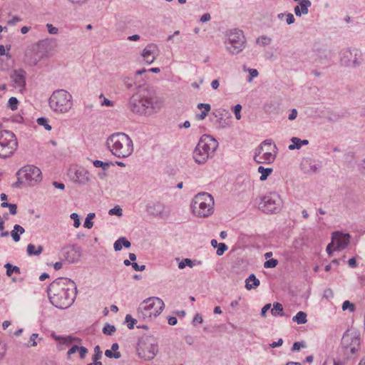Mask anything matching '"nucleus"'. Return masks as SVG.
Returning <instances> with one entry per match:
<instances>
[{
  "instance_id": "obj_1",
  "label": "nucleus",
  "mask_w": 365,
  "mask_h": 365,
  "mask_svg": "<svg viewBox=\"0 0 365 365\" xmlns=\"http://www.w3.org/2000/svg\"><path fill=\"white\" fill-rule=\"evenodd\" d=\"M163 103V98L153 88L139 86L130 98L128 108L134 114L150 116L158 113Z\"/></svg>"
},
{
  "instance_id": "obj_2",
  "label": "nucleus",
  "mask_w": 365,
  "mask_h": 365,
  "mask_svg": "<svg viewBox=\"0 0 365 365\" xmlns=\"http://www.w3.org/2000/svg\"><path fill=\"white\" fill-rule=\"evenodd\" d=\"M76 295V284L68 278H58L48 288L50 302L58 309L69 307L73 303Z\"/></svg>"
},
{
  "instance_id": "obj_3",
  "label": "nucleus",
  "mask_w": 365,
  "mask_h": 365,
  "mask_svg": "<svg viewBox=\"0 0 365 365\" xmlns=\"http://www.w3.org/2000/svg\"><path fill=\"white\" fill-rule=\"evenodd\" d=\"M106 147L113 155L119 158H125L133 152L132 139L124 133H115L106 140Z\"/></svg>"
},
{
  "instance_id": "obj_4",
  "label": "nucleus",
  "mask_w": 365,
  "mask_h": 365,
  "mask_svg": "<svg viewBox=\"0 0 365 365\" xmlns=\"http://www.w3.org/2000/svg\"><path fill=\"white\" fill-rule=\"evenodd\" d=\"M218 147L217 141L210 135H202L193 151V158L197 164H204L212 158Z\"/></svg>"
},
{
  "instance_id": "obj_5",
  "label": "nucleus",
  "mask_w": 365,
  "mask_h": 365,
  "mask_svg": "<svg viewBox=\"0 0 365 365\" xmlns=\"http://www.w3.org/2000/svg\"><path fill=\"white\" fill-rule=\"evenodd\" d=\"M214 205V198L210 194L200 192L197 194L192 199L191 210L194 215L205 218L212 215Z\"/></svg>"
},
{
  "instance_id": "obj_6",
  "label": "nucleus",
  "mask_w": 365,
  "mask_h": 365,
  "mask_svg": "<svg viewBox=\"0 0 365 365\" xmlns=\"http://www.w3.org/2000/svg\"><path fill=\"white\" fill-rule=\"evenodd\" d=\"M49 106L55 113H66L73 106V97L64 89L56 90L49 98Z\"/></svg>"
},
{
  "instance_id": "obj_7",
  "label": "nucleus",
  "mask_w": 365,
  "mask_h": 365,
  "mask_svg": "<svg viewBox=\"0 0 365 365\" xmlns=\"http://www.w3.org/2000/svg\"><path fill=\"white\" fill-rule=\"evenodd\" d=\"M165 307L163 301L158 297H150L145 299L138 309V317L146 320L153 317H156L163 311Z\"/></svg>"
},
{
  "instance_id": "obj_8",
  "label": "nucleus",
  "mask_w": 365,
  "mask_h": 365,
  "mask_svg": "<svg viewBox=\"0 0 365 365\" xmlns=\"http://www.w3.org/2000/svg\"><path fill=\"white\" fill-rule=\"evenodd\" d=\"M246 39L242 30L235 29L226 33V50L232 55L240 53L245 48Z\"/></svg>"
},
{
  "instance_id": "obj_9",
  "label": "nucleus",
  "mask_w": 365,
  "mask_h": 365,
  "mask_svg": "<svg viewBox=\"0 0 365 365\" xmlns=\"http://www.w3.org/2000/svg\"><path fill=\"white\" fill-rule=\"evenodd\" d=\"M48 45V39H44L38 43L31 45L25 51L24 62L31 66H36L41 59L46 56V48Z\"/></svg>"
},
{
  "instance_id": "obj_10",
  "label": "nucleus",
  "mask_w": 365,
  "mask_h": 365,
  "mask_svg": "<svg viewBox=\"0 0 365 365\" xmlns=\"http://www.w3.org/2000/svg\"><path fill=\"white\" fill-rule=\"evenodd\" d=\"M158 352L157 339L150 335L143 336L138 344V353L139 356L145 360H151Z\"/></svg>"
},
{
  "instance_id": "obj_11",
  "label": "nucleus",
  "mask_w": 365,
  "mask_h": 365,
  "mask_svg": "<svg viewBox=\"0 0 365 365\" xmlns=\"http://www.w3.org/2000/svg\"><path fill=\"white\" fill-rule=\"evenodd\" d=\"M275 145L270 140H264L255 150L254 160L259 164L272 163L276 158Z\"/></svg>"
},
{
  "instance_id": "obj_12",
  "label": "nucleus",
  "mask_w": 365,
  "mask_h": 365,
  "mask_svg": "<svg viewBox=\"0 0 365 365\" xmlns=\"http://www.w3.org/2000/svg\"><path fill=\"white\" fill-rule=\"evenodd\" d=\"M17 148V140L10 130L0 131V158L10 157Z\"/></svg>"
},
{
  "instance_id": "obj_13",
  "label": "nucleus",
  "mask_w": 365,
  "mask_h": 365,
  "mask_svg": "<svg viewBox=\"0 0 365 365\" xmlns=\"http://www.w3.org/2000/svg\"><path fill=\"white\" fill-rule=\"evenodd\" d=\"M282 206V200L277 192H270L261 198L259 209L266 213L278 212Z\"/></svg>"
},
{
  "instance_id": "obj_14",
  "label": "nucleus",
  "mask_w": 365,
  "mask_h": 365,
  "mask_svg": "<svg viewBox=\"0 0 365 365\" xmlns=\"http://www.w3.org/2000/svg\"><path fill=\"white\" fill-rule=\"evenodd\" d=\"M18 180L28 185H34L42 179L41 170L34 165H26L21 168L18 173Z\"/></svg>"
},
{
  "instance_id": "obj_15",
  "label": "nucleus",
  "mask_w": 365,
  "mask_h": 365,
  "mask_svg": "<svg viewBox=\"0 0 365 365\" xmlns=\"http://www.w3.org/2000/svg\"><path fill=\"white\" fill-rule=\"evenodd\" d=\"M362 56L361 51L354 48L344 53L343 61L346 66L356 68L362 63Z\"/></svg>"
},
{
  "instance_id": "obj_16",
  "label": "nucleus",
  "mask_w": 365,
  "mask_h": 365,
  "mask_svg": "<svg viewBox=\"0 0 365 365\" xmlns=\"http://www.w3.org/2000/svg\"><path fill=\"white\" fill-rule=\"evenodd\" d=\"M81 252L80 247L71 245L63 248V256L68 263H76L81 259Z\"/></svg>"
},
{
  "instance_id": "obj_17",
  "label": "nucleus",
  "mask_w": 365,
  "mask_h": 365,
  "mask_svg": "<svg viewBox=\"0 0 365 365\" xmlns=\"http://www.w3.org/2000/svg\"><path fill=\"white\" fill-rule=\"evenodd\" d=\"M342 344L345 349H350L351 354H356L360 347V339L356 334H345L342 337Z\"/></svg>"
},
{
  "instance_id": "obj_18",
  "label": "nucleus",
  "mask_w": 365,
  "mask_h": 365,
  "mask_svg": "<svg viewBox=\"0 0 365 365\" xmlns=\"http://www.w3.org/2000/svg\"><path fill=\"white\" fill-rule=\"evenodd\" d=\"M147 212L155 217H167L170 212L166 209L165 205L160 202H153L146 205Z\"/></svg>"
},
{
  "instance_id": "obj_19",
  "label": "nucleus",
  "mask_w": 365,
  "mask_h": 365,
  "mask_svg": "<svg viewBox=\"0 0 365 365\" xmlns=\"http://www.w3.org/2000/svg\"><path fill=\"white\" fill-rule=\"evenodd\" d=\"M350 235L336 232L333 234L331 241L334 244V250L337 251L345 249L349 243Z\"/></svg>"
},
{
  "instance_id": "obj_20",
  "label": "nucleus",
  "mask_w": 365,
  "mask_h": 365,
  "mask_svg": "<svg viewBox=\"0 0 365 365\" xmlns=\"http://www.w3.org/2000/svg\"><path fill=\"white\" fill-rule=\"evenodd\" d=\"M158 54V47L154 43L147 45L142 52L143 60L148 64L152 63L156 59Z\"/></svg>"
},
{
  "instance_id": "obj_21",
  "label": "nucleus",
  "mask_w": 365,
  "mask_h": 365,
  "mask_svg": "<svg viewBox=\"0 0 365 365\" xmlns=\"http://www.w3.org/2000/svg\"><path fill=\"white\" fill-rule=\"evenodd\" d=\"M300 167L301 170L306 174L316 173L319 168L315 160L309 158H304L300 164Z\"/></svg>"
},
{
  "instance_id": "obj_22",
  "label": "nucleus",
  "mask_w": 365,
  "mask_h": 365,
  "mask_svg": "<svg viewBox=\"0 0 365 365\" xmlns=\"http://www.w3.org/2000/svg\"><path fill=\"white\" fill-rule=\"evenodd\" d=\"M72 179L74 182L85 184L89 181V173L83 168L75 169L71 171Z\"/></svg>"
},
{
  "instance_id": "obj_23",
  "label": "nucleus",
  "mask_w": 365,
  "mask_h": 365,
  "mask_svg": "<svg viewBox=\"0 0 365 365\" xmlns=\"http://www.w3.org/2000/svg\"><path fill=\"white\" fill-rule=\"evenodd\" d=\"M11 78L15 84L21 88L26 86V72L23 69L14 70L11 74Z\"/></svg>"
},
{
  "instance_id": "obj_24",
  "label": "nucleus",
  "mask_w": 365,
  "mask_h": 365,
  "mask_svg": "<svg viewBox=\"0 0 365 365\" xmlns=\"http://www.w3.org/2000/svg\"><path fill=\"white\" fill-rule=\"evenodd\" d=\"M260 284L259 280L256 277L254 274H251L245 279V288L247 290L255 289Z\"/></svg>"
},
{
  "instance_id": "obj_25",
  "label": "nucleus",
  "mask_w": 365,
  "mask_h": 365,
  "mask_svg": "<svg viewBox=\"0 0 365 365\" xmlns=\"http://www.w3.org/2000/svg\"><path fill=\"white\" fill-rule=\"evenodd\" d=\"M291 142L292 144L289 145V149L291 150H295V149H300L302 145H307L309 144L308 140H301L299 138L293 137L291 138Z\"/></svg>"
},
{
  "instance_id": "obj_26",
  "label": "nucleus",
  "mask_w": 365,
  "mask_h": 365,
  "mask_svg": "<svg viewBox=\"0 0 365 365\" xmlns=\"http://www.w3.org/2000/svg\"><path fill=\"white\" fill-rule=\"evenodd\" d=\"M197 108L200 110L203 109V110L200 113L196 115V118L197 120H203L207 116L208 112L210 111L211 106L208 103H199L197 105Z\"/></svg>"
},
{
  "instance_id": "obj_27",
  "label": "nucleus",
  "mask_w": 365,
  "mask_h": 365,
  "mask_svg": "<svg viewBox=\"0 0 365 365\" xmlns=\"http://www.w3.org/2000/svg\"><path fill=\"white\" fill-rule=\"evenodd\" d=\"M43 252V247L41 245L35 246L33 244H29L26 247V252L29 256L36 255L38 256Z\"/></svg>"
},
{
  "instance_id": "obj_28",
  "label": "nucleus",
  "mask_w": 365,
  "mask_h": 365,
  "mask_svg": "<svg viewBox=\"0 0 365 365\" xmlns=\"http://www.w3.org/2000/svg\"><path fill=\"white\" fill-rule=\"evenodd\" d=\"M130 245V242L125 237H120L114 242L113 247L115 251H120L123 246L129 248Z\"/></svg>"
},
{
  "instance_id": "obj_29",
  "label": "nucleus",
  "mask_w": 365,
  "mask_h": 365,
  "mask_svg": "<svg viewBox=\"0 0 365 365\" xmlns=\"http://www.w3.org/2000/svg\"><path fill=\"white\" fill-rule=\"evenodd\" d=\"M201 261L192 260L189 258H185L178 263V268L183 269L186 266L192 268L197 264H201Z\"/></svg>"
},
{
  "instance_id": "obj_30",
  "label": "nucleus",
  "mask_w": 365,
  "mask_h": 365,
  "mask_svg": "<svg viewBox=\"0 0 365 365\" xmlns=\"http://www.w3.org/2000/svg\"><path fill=\"white\" fill-rule=\"evenodd\" d=\"M258 172L261 174L259 180L261 181H264L267 179L268 176L272 173L273 170L270 168H264L263 166H259L258 168Z\"/></svg>"
},
{
  "instance_id": "obj_31",
  "label": "nucleus",
  "mask_w": 365,
  "mask_h": 365,
  "mask_svg": "<svg viewBox=\"0 0 365 365\" xmlns=\"http://www.w3.org/2000/svg\"><path fill=\"white\" fill-rule=\"evenodd\" d=\"M298 6H299L301 13L307 15L309 13V8L312 6V2L309 0H301Z\"/></svg>"
},
{
  "instance_id": "obj_32",
  "label": "nucleus",
  "mask_w": 365,
  "mask_h": 365,
  "mask_svg": "<svg viewBox=\"0 0 365 365\" xmlns=\"http://www.w3.org/2000/svg\"><path fill=\"white\" fill-rule=\"evenodd\" d=\"M4 267L6 269V275L11 277L14 273L17 274H20L21 271L20 268L17 266L12 265L10 263H6L4 265Z\"/></svg>"
},
{
  "instance_id": "obj_33",
  "label": "nucleus",
  "mask_w": 365,
  "mask_h": 365,
  "mask_svg": "<svg viewBox=\"0 0 365 365\" xmlns=\"http://www.w3.org/2000/svg\"><path fill=\"white\" fill-rule=\"evenodd\" d=\"M292 320L299 324H305L307 322V314L300 311L292 318Z\"/></svg>"
},
{
  "instance_id": "obj_34",
  "label": "nucleus",
  "mask_w": 365,
  "mask_h": 365,
  "mask_svg": "<svg viewBox=\"0 0 365 365\" xmlns=\"http://www.w3.org/2000/svg\"><path fill=\"white\" fill-rule=\"evenodd\" d=\"M271 314L273 316H283V307L279 302H274L273 304V308L271 309Z\"/></svg>"
},
{
  "instance_id": "obj_35",
  "label": "nucleus",
  "mask_w": 365,
  "mask_h": 365,
  "mask_svg": "<svg viewBox=\"0 0 365 365\" xmlns=\"http://www.w3.org/2000/svg\"><path fill=\"white\" fill-rule=\"evenodd\" d=\"M96 215L95 213L90 212L87 215L86 218L84 222V227L91 229L93 226V219L95 217Z\"/></svg>"
},
{
  "instance_id": "obj_36",
  "label": "nucleus",
  "mask_w": 365,
  "mask_h": 365,
  "mask_svg": "<svg viewBox=\"0 0 365 365\" xmlns=\"http://www.w3.org/2000/svg\"><path fill=\"white\" fill-rule=\"evenodd\" d=\"M115 327L110 324H106L103 328V333L106 335H112L115 331Z\"/></svg>"
},
{
  "instance_id": "obj_37",
  "label": "nucleus",
  "mask_w": 365,
  "mask_h": 365,
  "mask_svg": "<svg viewBox=\"0 0 365 365\" xmlns=\"http://www.w3.org/2000/svg\"><path fill=\"white\" fill-rule=\"evenodd\" d=\"M39 125L43 126L46 130H51V126L48 124V120L46 118H39L37 119Z\"/></svg>"
},
{
  "instance_id": "obj_38",
  "label": "nucleus",
  "mask_w": 365,
  "mask_h": 365,
  "mask_svg": "<svg viewBox=\"0 0 365 365\" xmlns=\"http://www.w3.org/2000/svg\"><path fill=\"white\" fill-rule=\"evenodd\" d=\"M110 163L103 162V161H101L98 160L93 161V165L96 168H102L103 170H106L108 169V168L110 167Z\"/></svg>"
},
{
  "instance_id": "obj_39",
  "label": "nucleus",
  "mask_w": 365,
  "mask_h": 365,
  "mask_svg": "<svg viewBox=\"0 0 365 365\" xmlns=\"http://www.w3.org/2000/svg\"><path fill=\"white\" fill-rule=\"evenodd\" d=\"M244 70L245 71H248L249 73H250V76H249V77L247 79V81L249 83H251L252 81V79L254 78H256L258 76V74H259L257 70L255 69V68H244Z\"/></svg>"
},
{
  "instance_id": "obj_40",
  "label": "nucleus",
  "mask_w": 365,
  "mask_h": 365,
  "mask_svg": "<svg viewBox=\"0 0 365 365\" xmlns=\"http://www.w3.org/2000/svg\"><path fill=\"white\" fill-rule=\"evenodd\" d=\"M272 41V39L269 37L262 36L257 39V43L261 46H267Z\"/></svg>"
},
{
  "instance_id": "obj_41",
  "label": "nucleus",
  "mask_w": 365,
  "mask_h": 365,
  "mask_svg": "<svg viewBox=\"0 0 365 365\" xmlns=\"http://www.w3.org/2000/svg\"><path fill=\"white\" fill-rule=\"evenodd\" d=\"M52 336L54 338V339L57 341H61L63 344H71L73 341L74 339L71 336H67V337H61L56 336L54 334H52Z\"/></svg>"
},
{
  "instance_id": "obj_42",
  "label": "nucleus",
  "mask_w": 365,
  "mask_h": 365,
  "mask_svg": "<svg viewBox=\"0 0 365 365\" xmlns=\"http://www.w3.org/2000/svg\"><path fill=\"white\" fill-rule=\"evenodd\" d=\"M125 322H127V327L129 329H133L134 325L137 323V320L133 319L130 314L126 315Z\"/></svg>"
},
{
  "instance_id": "obj_43",
  "label": "nucleus",
  "mask_w": 365,
  "mask_h": 365,
  "mask_svg": "<svg viewBox=\"0 0 365 365\" xmlns=\"http://www.w3.org/2000/svg\"><path fill=\"white\" fill-rule=\"evenodd\" d=\"M108 214L110 215H117L118 217H120L123 215V210L120 208V206L117 205L115 206L113 208L110 209L108 211Z\"/></svg>"
},
{
  "instance_id": "obj_44",
  "label": "nucleus",
  "mask_w": 365,
  "mask_h": 365,
  "mask_svg": "<svg viewBox=\"0 0 365 365\" xmlns=\"http://www.w3.org/2000/svg\"><path fill=\"white\" fill-rule=\"evenodd\" d=\"M19 101L16 98L11 97L8 101V106L12 110L17 109Z\"/></svg>"
},
{
  "instance_id": "obj_45",
  "label": "nucleus",
  "mask_w": 365,
  "mask_h": 365,
  "mask_svg": "<svg viewBox=\"0 0 365 365\" xmlns=\"http://www.w3.org/2000/svg\"><path fill=\"white\" fill-rule=\"evenodd\" d=\"M105 355L110 359H112V358L119 359L121 356V354L119 351L114 352L113 350H109V349H107L105 351Z\"/></svg>"
},
{
  "instance_id": "obj_46",
  "label": "nucleus",
  "mask_w": 365,
  "mask_h": 365,
  "mask_svg": "<svg viewBox=\"0 0 365 365\" xmlns=\"http://www.w3.org/2000/svg\"><path fill=\"white\" fill-rule=\"evenodd\" d=\"M102 357V351H101L100 346L98 345L96 346L94 348V354L93 355V361H100Z\"/></svg>"
},
{
  "instance_id": "obj_47",
  "label": "nucleus",
  "mask_w": 365,
  "mask_h": 365,
  "mask_svg": "<svg viewBox=\"0 0 365 365\" xmlns=\"http://www.w3.org/2000/svg\"><path fill=\"white\" fill-rule=\"evenodd\" d=\"M342 309L344 311L349 309V312H353L355 310V305L353 303L350 302L349 301L346 300L344 301L342 304Z\"/></svg>"
},
{
  "instance_id": "obj_48",
  "label": "nucleus",
  "mask_w": 365,
  "mask_h": 365,
  "mask_svg": "<svg viewBox=\"0 0 365 365\" xmlns=\"http://www.w3.org/2000/svg\"><path fill=\"white\" fill-rule=\"evenodd\" d=\"M278 264V261L275 259H271L269 260H267L264 264V267L265 268H274Z\"/></svg>"
},
{
  "instance_id": "obj_49",
  "label": "nucleus",
  "mask_w": 365,
  "mask_h": 365,
  "mask_svg": "<svg viewBox=\"0 0 365 365\" xmlns=\"http://www.w3.org/2000/svg\"><path fill=\"white\" fill-rule=\"evenodd\" d=\"M70 217L74 221L73 226L76 228L78 227L81 225L78 215L77 213L73 212L71 215Z\"/></svg>"
},
{
  "instance_id": "obj_50",
  "label": "nucleus",
  "mask_w": 365,
  "mask_h": 365,
  "mask_svg": "<svg viewBox=\"0 0 365 365\" xmlns=\"http://www.w3.org/2000/svg\"><path fill=\"white\" fill-rule=\"evenodd\" d=\"M241 110H242V106H241V105H240V104H237V105H236V106H235V107L233 108V111H234V113H235V118H236L237 120L241 119V114H240Z\"/></svg>"
},
{
  "instance_id": "obj_51",
  "label": "nucleus",
  "mask_w": 365,
  "mask_h": 365,
  "mask_svg": "<svg viewBox=\"0 0 365 365\" xmlns=\"http://www.w3.org/2000/svg\"><path fill=\"white\" fill-rule=\"evenodd\" d=\"M38 334H32L30 336L27 346H36L37 345L36 339L38 338Z\"/></svg>"
},
{
  "instance_id": "obj_52",
  "label": "nucleus",
  "mask_w": 365,
  "mask_h": 365,
  "mask_svg": "<svg viewBox=\"0 0 365 365\" xmlns=\"http://www.w3.org/2000/svg\"><path fill=\"white\" fill-rule=\"evenodd\" d=\"M227 250V246L225 243H220L217 250V255L221 256L224 254L225 251Z\"/></svg>"
},
{
  "instance_id": "obj_53",
  "label": "nucleus",
  "mask_w": 365,
  "mask_h": 365,
  "mask_svg": "<svg viewBox=\"0 0 365 365\" xmlns=\"http://www.w3.org/2000/svg\"><path fill=\"white\" fill-rule=\"evenodd\" d=\"M48 32L51 34H56L58 31V29L57 27L53 26L51 24H47L46 25Z\"/></svg>"
},
{
  "instance_id": "obj_54",
  "label": "nucleus",
  "mask_w": 365,
  "mask_h": 365,
  "mask_svg": "<svg viewBox=\"0 0 365 365\" xmlns=\"http://www.w3.org/2000/svg\"><path fill=\"white\" fill-rule=\"evenodd\" d=\"M78 353L81 359H83L88 354V349L84 346H79Z\"/></svg>"
},
{
  "instance_id": "obj_55",
  "label": "nucleus",
  "mask_w": 365,
  "mask_h": 365,
  "mask_svg": "<svg viewBox=\"0 0 365 365\" xmlns=\"http://www.w3.org/2000/svg\"><path fill=\"white\" fill-rule=\"evenodd\" d=\"M286 16H287L286 21H287V24L290 25V24L294 23L295 19H294V15L292 14L288 13V14H286Z\"/></svg>"
},
{
  "instance_id": "obj_56",
  "label": "nucleus",
  "mask_w": 365,
  "mask_h": 365,
  "mask_svg": "<svg viewBox=\"0 0 365 365\" xmlns=\"http://www.w3.org/2000/svg\"><path fill=\"white\" fill-rule=\"evenodd\" d=\"M301 347H305V345L303 342H294L292 346V351H299Z\"/></svg>"
},
{
  "instance_id": "obj_57",
  "label": "nucleus",
  "mask_w": 365,
  "mask_h": 365,
  "mask_svg": "<svg viewBox=\"0 0 365 365\" xmlns=\"http://www.w3.org/2000/svg\"><path fill=\"white\" fill-rule=\"evenodd\" d=\"M131 267L135 271H143L145 269V265H138L136 262H132Z\"/></svg>"
},
{
  "instance_id": "obj_58",
  "label": "nucleus",
  "mask_w": 365,
  "mask_h": 365,
  "mask_svg": "<svg viewBox=\"0 0 365 365\" xmlns=\"http://www.w3.org/2000/svg\"><path fill=\"white\" fill-rule=\"evenodd\" d=\"M71 4L76 6H82L85 4L88 0H68Z\"/></svg>"
},
{
  "instance_id": "obj_59",
  "label": "nucleus",
  "mask_w": 365,
  "mask_h": 365,
  "mask_svg": "<svg viewBox=\"0 0 365 365\" xmlns=\"http://www.w3.org/2000/svg\"><path fill=\"white\" fill-rule=\"evenodd\" d=\"M203 322L202 317L200 314H196L192 320V324L195 325L196 323L202 324Z\"/></svg>"
},
{
  "instance_id": "obj_60",
  "label": "nucleus",
  "mask_w": 365,
  "mask_h": 365,
  "mask_svg": "<svg viewBox=\"0 0 365 365\" xmlns=\"http://www.w3.org/2000/svg\"><path fill=\"white\" fill-rule=\"evenodd\" d=\"M78 349H79V346H77V345H74L71 349H69L68 352H67L68 358H69L71 354H73L76 353V351H78Z\"/></svg>"
},
{
  "instance_id": "obj_61",
  "label": "nucleus",
  "mask_w": 365,
  "mask_h": 365,
  "mask_svg": "<svg viewBox=\"0 0 365 365\" xmlns=\"http://www.w3.org/2000/svg\"><path fill=\"white\" fill-rule=\"evenodd\" d=\"M270 308H271V304H265V305L262 307V310H261V316H262V317H266V313H267V312L269 309H270Z\"/></svg>"
},
{
  "instance_id": "obj_62",
  "label": "nucleus",
  "mask_w": 365,
  "mask_h": 365,
  "mask_svg": "<svg viewBox=\"0 0 365 365\" xmlns=\"http://www.w3.org/2000/svg\"><path fill=\"white\" fill-rule=\"evenodd\" d=\"M11 235L15 242H19L20 240V236L16 230H13L11 232Z\"/></svg>"
},
{
  "instance_id": "obj_63",
  "label": "nucleus",
  "mask_w": 365,
  "mask_h": 365,
  "mask_svg": "<svg viewBox=\"0 0 365 365\" xmlns=\"http://www.w3.org/2000/svg\"><path fill=\"white\" fill-rule=\"evenodd\" d=\"M211 19V16L209 13H206V14H204L201 18H200V21L204 23V22H207L208 21H210Z\"/></svg>"
},
{
  "instance_id": "obj_64",
  "label": "nucleus",
  "mask_w": 365,
  "mask_h": 365,
  "mask_svg": "<svg viewBox=\"0 0 365 365\" xmlns=\"http://www.w3.org/2000/svg\"><path fill=\"white\" fill-rule=\"evenodd\" d=\"M297 110L296 109H294H294H292V110H291V113H290V114L289 115L288 118H289V120H294V119L297 118Z\"/></svg>"
}]
</instances>
